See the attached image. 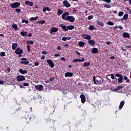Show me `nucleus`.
I'll list each match as a JSON object with an SVG mask.
<instances>
[{
	"mask_svg": "<svg viewBox=\"0 0 131 131\" xmlns=\"http://www.w3.org/2000/svg\"><path fill=\"white\" fill-rule=\"evenodd\" d=\"M16 79L18 82H19V81H24V80H25V76L19 75L18 76H16Z\"/></svg>",
	"mask_w": 131,
	"mask_h": 131,
	"instance_id": "obj_3",
	"label": "nucleus"
},
{
	"mask_svg": "<svg viewBox=\"0 0 131 131\" xmlns=\"http://www.w3.org/2000/svg\"><path fill=\"white\" fill-rule=\"evenodd\" d=\"M122 35H123V37H124V38H130V35H129V34H128V33L124 32L122 34Z\"/></svg>",
	"mask_w": 131,
	"mask_h": 131,
	"instance_id": "obj_14",
	"label": "nucleus"
},
{
	"mask_svg": "<svg viewBox=\"0 0 131 131\" xmlns=\"http://www.w3.org/2000/svg\"><path fill=\"white\" fill-rule=\"evenodd\" d=\"M123 89V86L122 85H120L119 86L117 87V89H115V91H119L120 90H122Z\"/></svg>",
	"mask_w": 131,
	"mask_h": 131,
	"instance_id": "obj_31",
	"label": "nucleus"
},
{
	"mask_svg": "<svg viewBox=\"0 0 131 131\" xmlns=\"http://www.w3.org/2000/svg\"><path fill=\"white\" fill-rule=\"evenodd\" d=\"M25 5H27L28 6H30V7H32L33 6V3L30 1H26L25 2Z\"/></svg>",
	"mask_w": 131,
	"mask_h": 131,
	"instance_id": "obj_16",
	"label": "nucleus"
},
{
	"mask_svg": "<svg viewBox=\"0 0 131 131\" xmlns=\"http://www.w3.org/2000/svg\"><path fill=\"white\" fill-rule=\"evenodd\" d=\"M102 2H104V3H111V0H101Z\"/></svg>",
	"mask_w": 131,
	"mask_h": 131,
	"instance_id": "obj_44",
	"label": "nucleus"
},
{
	"mask_svg": "<svg viewBox=\"0 0 131 131\" xmlns=\"http://www.w3.org/2000/svg\"><path fill=\"white\" fill-rule=\"evenodd\" d=\"M93 81L95 84H101L102 83V80L99 79L96 80V77L95 76L93 77Z\"/></svg>",
	"mask_w": 131,
	"mask_h": 131,
	"instance_id": "obj_5",
	"label": "nucleus"
},
{
	"mask_svg": "<svg viewBox=\"0 0 131 131\" xmlns=\"http://www.w3.org/2000/svg\"><path fill=\"white\" fill-rule=\"evenodd\" d=\"M119 83H122V80H123V77L122 76H121L120 78L118 79Z\"/></svg>",
	"mask_w": 131,
	"mask_h": 131,
	"instance_id": "obj_27",
	"label": "nucleus"
},
{
	"mask_svg": "<svg viewBox=\"0 0 131 131\" xmlns=\"http://www.w3.org/2000/svg\"><path fill=\"white\" fill-rule=\"evenodd\" d=\"M18 72L21 74H25L27 73V71H26V70H23V69H19Z\"/></svg>",
	"mask_w": 131,
	"mask_h": 131,
	"instance_id": "obj_19",
	"label": "nucleus"
},
{
	"mask_svg": "<svg viewBox=\"0 0 131 131\" xmlns=\"http://www.w3.org/2000/svg\"><path fill=\"white\" fill-rule=\"evenodd\" d=\"M91 65V62H84L83 64V67H89Z\"/></svg>",
	"mask_w": 131,
	"mask_h": 131,
	"instance_id": "obj_26",
	"label": "nucleus"
},
{
	"mask_svg": "<svg viewBox=\"0 0 131 131\" xmlns=\"http://www.w3.org/2000/svg\"><path fill=\"white\" fill-rule=\"evenodd\" d=\"M59 27H61V28L63 29L64 31H68V29L66 28V26H64L61 24V25H59Z\"/></svg>",
	"mask_w": 131,
	"mask_h": 131,
	"instance_id": "obj_20",
	"label": "nucleus"
},
{
	"mask_svg": "<svg viewBox=\"0 0 131 131\" xmlns=\"http://www.w3.org/2000/svg\"><path fill=\"white\" fill-rule=\"evenodd\" d=\"M23 85H24V86H29V83H24L23 84Z\"/></svg>",
	"mask_w": 131,
	"mask_h": 131,
	"instance_id": "obj_47",
	"label": "nucleus"
},
{
	"mask_svg": "<svg viewBox=\"0 0 131 131\" xmlns=\"http://www.w3.org/2000/svg\"><path fill=\"white\" fill-rule=\"evenodd\" d=\"M38 19V16H36L35 17H31L30 18V21H35V20H37Z\"/></svg>",
	"mask_w": 131,
	"mask_h": 131,
	"instance_id": "obj_30",
	"label": "nucleus"
},
{
	"mask_svg": "<svg viewBox=\"0 0 131 131\" xmlns=\"http://www.w3.org/2000/svg\"><path fill=\"white\" fill-rule=\"evenodd\" d=\"M28 37H31V36H32V34L31 33H30L27 35Z\"/></svg>",
	"mask_w": 131,
	"mask_h": 131,
	"instance_id": "obj_54",
	"label": "nucleus"
},
{
	"mask_svg": "<svg viewBox=\"0 0 131 131\" xmlns=\"http://www.w3.org/2000/svg\"><path fill=\"white\" fill-rule=\"evenodd\" d=\"M20 5L21 3L19 2H15L14 3H12L10 5V7L12 9H17V8H19V7H20Z\"/></svg>",
	"mask_w": 131,
	"mask_h": 131,
	"instance_id": "obj_2",
	"label": "nucleus"
},
{
	"mask_svg": "<svg viewBox=\"0 0 131 131\" xmlns=\"http://www.w3.org/2000/svg\"><path fill=\"white\" fill-rule=\"evenodd\" d=\"M116 76L117 77H120L121 76H122V75H120V74H116Z\"/></svg>",
	"mask_w": 131,
	"mask_h": 131,
	"instance_id": "obj_55",
	"label": "nucleus"
},
{
	"mask_svg": "<svg viewBox=\"0 0 131 131\" xmlns=\"http://www.w3.org/2000/svg\"><path fill=\"white\" fill-rule=\"evenodd\" d=\"M53 32H58V28L56 27H52L51 28V30L50 31V34H54Z\"/></svg>",
	"mask_w": 131,
	"mask_h": 131,
	"instance_id": "obj_11",
	"label": "nucleus"
},
{
	"mask_svg": "<svg viewBox=\"0 0 131 131\" xmlns=\"http://www.w3.org/2000/svg\"><path fill=\"white\" fill-rule=\"evenodd\" d=\"M15 12L16 13H19L21 12V9H19V8H16L15 9Z\"/></svg>",
	"mask_w": 131,
	"mask_h": 131,
	"instance_id": "obj_41",
	"label": "nucleus"
},
{
	"mask_svg": "<svg viewBox=\"0 0 131 131\" xmlns=\"http://www.w3.org/2000/svg\"><path fill=\"white\" fill-rule=\"evenodd\" d=\"M63 4L66 7V8H70V7H71V5L69 3H68V1H64L63 2Z\"/></svg>",
	"mask_w": 131,
	"mask_h": 131,
	"instance_id": "obj_12",
	"label": "nucleus"
},
{
	"mask_svg": "<svg viewBox=\"0 0 131 131\" xmlns=\"http://www.w3.org/2000/svg\"><path fill=\"white\" fill-rule=\"evenodd\" d=\"M93 18H94V16L93 15H90V16L88 17V19L89 20H92V19H93Z\"/></svg>",
	"mask_w": 131,
	"mask_h": 131,
	"instance_id": "obj_45",
	"label": "nucleus"
},
{
	"mask_svg": "<svg viewBox=\"0 0 131 131\" xmlns=\"http://www.w3.org/2000/svg\"><path fill=\"white\" fill-rule=\"evenodd\" d=\"M46 9V11H48V12H50L51 11V9H50L49 7H45Z\"/></svg>",
	"mask_w": 131,
	"mask_h": 131,
	"instance_id": "obj_56",
	"label": "nucleus"
},
{
	"mask_svg": "<svg viewBox=\"0 0 131 131\" xmlns=\"http://www.w3.org/2000/svg\"><path fill=\"white\" fill-rule=\"evenodd\" d=\"M103 8H106V9H110L111 6L108 5L107 4H103Z\"/></svg>",
	"mask_w": 131,
	"mask_h": 131,
	"instance_id": "obj_29",
	"label": "nucleus"
},
{
	"mask_svg": "<svg viewBox=\"0 0 131 131\" xmlns=\"http://www.w3.org/2000/svg\"><path fill=\"white\" fill-rule=\"evenodd\" d=\"M80 98H81V103L84 104V103H85V96H84V94H81Z\"/></svg>",
	"mask_w": 131,
	"mask_h": 131,
	"instance_id": "obj_10",
	"label": "nucleus"
},
{
	"mask_svg": "<svg viewBox=\"0 0 131 131\" xmlns=\"http://www.w3.org/2000/svg\"><path fill=\"white\" fill-rule=\"evenodd\" d=\"M124 105V101H121L120 105H119V109H120V110H121V109H122Z\"/></svg>",
	"mask_w": 131,
	"mask_h": 131,
	"instance_id": "obj_18",
	"label": "nucleus"
},
{
	"mask_svg": "<svg viewBox=\"0 0 131 131\" xmlns=\"http://www.w3.org/2000/svg\"><path fill=\"white\" fill-rule=\"evenodd\" d=\"M54 80V77L50 78V81H53Z\"/></svg>",
	"mask_w": 131,
	"mask_h": 131,
	"instance_id": "obj_63",
	"label": "nucleus"
},
{
	"mask_svg": "<svg viewBox=\"0 0 131 131\" xmlns=\"http://www.w3.org/2000/svg\"><path fill=\"white\" fill-rule=\"evenodd\" d=\"M62 40H63V41H67V37H63L62 38Z\"/></svg>",
	"mask_w": 131,
	"mask_h": 131,
	"instance_id": "obj_48",
	"label": "nucleus"
},
{
	"mask_svg": "<svg viewBox=\"0 0 131 131\" xmlns=\"http://www.w3.org/2000/svg\"><path fill=\"white\" fill-rule=\"evenodd\" d=\"M34 65L35 66H38V65H39V63L38 62V61H36L34 63Z\"/></svg>",
	"mask_w": 131,
	"mask_h": 131,
	"instance_id": "obj_51",
	"label": "nucleus"
},
{
	"mask_svg": "<svg viewBox=\"0 0 131 131\" xmlns=\"http://www.w3.org/2000/svg\"><path fill=\"white\" fill-rule=\"evenodd\" d=\"M21 22L22 23H25L26 24H28V20L23 19Z\"/></svg>",
	"mask_w": 131,
	"mask_h": 131,
	"instance_id": "obj_43",
	"label": "nucleus"
},
{
	"mask_svg": "<svg viewBox=\"0 0 131 131\" xmlns=\"http://www.w3.org/2000/svg\"><path fill=\"white\" fill-rule=\"evenodd\" d=\"M42 55H48V52L44 51L42 52Z\"/></svg>",
	"mask_w": 131,
	"mask_h": 131,
	"instance_id": "obj_50",
	"label": "nucleus"
},
{
	"mask_svg": "<svg viewBox=\"0 0 131 131\" xmlns=\"http://www.w3.org/2000/svg\"><path fill=\"white\" fill-rule=\"evenodd\" d=\"M27 43H28V45H33L34 42H33V41H32V40H28L27 41Z\"/></svg>",
	"mask_w": 131,
	"mask_h": 131,
	"instance_id": "obj_37",
	"label": "nucleus"
},
{
	"mask_svg": "<svg viewBox=\"0 0 131 131\" xmlns=\"http://www.w3.org/2000/svg\"><path fill=\"white\" fill-rule=\"evenodd\" d=\"M62 14H63V10L61 9H58L57 10L58 16H60V15H62Z\"/></svg>",
	"mask_w": 131,
	"mask_h": 131,
	"instance_id": "obj_25",
	"label": "nucleus"
},
{
	"mask_svg": "<svg viewBox=\"0 0 131 131\" xmlns=\"http://www.w3.org/2000/svg\"><path fill=\"white\" fill-rule=\"evenodd\" d=\"M124 80H125L126 81V82H128L129 81V79L127 78V77H126V76H125L124 77Z\"/></svg>",
	"mask_w": 131,
	"mask_h": 131,
	"instance_id": "obj_42",
	"label": "nucleus"
},
{
	"mask_svg": "<svg viewBox=\"0 0 131 131\" xmlns=\"http://www.w3.org/2000/svg\"><path fill=\"white\" fill-rule=\"evenodd\" d=\"M47 63H48L49 65H50L51 68H54L55 67V64H54V62L53 60L51 59H48L47 60Z\"/></svg>",
	"mask_w": 131,
	"mask_h": 131,
	"instance_id": "obj_7",
	"label": "nucleus"
},
{
	"mask_svg": "<svg viewBox=\"0 0 131 131\" xmlns=\"http://www.w3.org/2000/svg\"><path fill=\"white\" fill-rule=\"evenodd\" d=\"M20 34L22 35V36H26V35H27V32L25 31H22L20 32Z\"/></svg>",
	"mask_w": 131,
	"mask_h": 131,
	"instance_id": "obj_34",
	"label": "nucleus"
},
{
	"mask_svg": "<svg viewBox=\"0 0 131 131\" xmlns=\"http://www.w3.org/2000/svg\"><path fill=\"white\" fill-rule=\"evenodd\" d=\"M123 14H124L123 12L120 11L119 12L118 16H119L120 17H122V16H123Z\"/></svg>",
	"mask_w": 131,
	"mask_h": 131,
	"instance_id": "obj_39",
	"label": "nucleus"
},
{
	"mask_svg": "<svg viewBox=\"0 0 131 131\" xmlns=\"http://www.w3.org/2000/svg\"><path fill=\"white\" fill-rule=\"evenodd\" d=\"M12 27L14 28V30H18L19 28H18V26L16 24H13L12 25Z\"/></svg>",
	"mask_w": 131,
	"mask_h": 131,
	"instance_id": "obj_28",
	"label": "nucleus"
},
{
	"mask_svg": "<svg viewBox=\"0 0 131 131\" xmlns=\"http://www.w3.org/2000/svg\"><path fill=\"white\" fill-rule=\"evenodd\" d=\"M82 37L84 39H88V40H90V39H92V36L90 35H85L83 34L82 35Z\"/></svg>",
	"mask_w": 131,
	"mask_h": 131,
	"instance_id": "obj_9",
	"label": "nucleus"
},
{
	"mask_svg": "<svg viewBox=\"0 0 131 131\" xmlns=\"http://www.w3.org/2000/svg\"><path fill=\"white\" fill-rule=\"evenodd\" d=\"M107 25H109L110 26H113L114 25V23L112 21H108L107 23Z\"/></svg>",
	"mask_w": 131,
	"mask_h": 131,
	"instance_id": "obj_36",
	"label": "nucleus"
},
{
	"mask_svg": "<svg viewBox=\"0 0 131 131\" xmlns=\"http://www.w3.org/2000/svg\"><path fill=\"white\" fill-rule=\"evenodd\" d=\"M118 28H119L120 29H123V28L121 26H119Z\"/></svg>",
	"mask_w": 131,
	"mask_h": 131,
	"instance_id": "obj_61",
	"label": "nucleus"
},
{
	"mask_svg": "<svg viewBox=\"0 0 131 131\" xmlns=\"http://www.w3.org/2000/svg\"><path fill=\"white\" fill-rule=\"evenodd\" d=\"M42 11L43 12V13H46V11H47V9L46 8V7H44L42 9Z\"/></svg>",
	"mask_w": 131,
	"mask_h": 131,
	"instance_id": "obj_58",
	"label": "nucleus"
},
{
	"mask_svg": "<svg viewBox=\"0 0 131 131\" xmlns=\"http://www.w3.org/2000/svg\"><path fill=\"white\" fill-rule=\"evenodd\" d=\"M84 58H82V59H78V62H79V63H81L82 62H84Z\"/></svg>",
	"mask_w": 131,
	"mask_h": 131,
	"instance_id": "obj_40",
	"label": "nucleus"
},
{
	"mask_svg": "<svg viewBox=\"0 0 131 131\" xmlns=\"http://www.w3.org/2000/svg\"><path fill=\"white\" fill-rule=\"evenodd\" d=\"M111 78H112V79H114L115 78V77H114V74H112L111 76Z\"/></svg>",
	"mask_w": 131,
	"mask_h": 131,
	"instance_id": "obj_53",
	"label": "nucleus"
},
{
	"mask_svg": "<svg viewBox=\"0 0 131 131\" xmlns=\"http://www.w3.org/2000/svg\"><path fill=\"white\" fill-rule=\"evenodd\" d=\"M88 43H89V45H91V46H95V40H88Z\"/></svg>",
	"mask_w": 131,
	"mask_h": 131,
	"instance_id": "obj_21",
	"label": "nucleus"
},
{
	"mask_svg": "<svg viewBox=\"0 0 131 131\" xmlns=\"http://www.w3.org/2000/svg\"><path fill=\"white\" fill-rule=\"evenodd\" d=\"M0 56L1 57H6V53L5 52H1L0 53Z\"/></svg>",
	"mask_w": 131,
	"mask_h": 131,
	"instance_id": "obj_38",
	"label": "nucleus"
},
{
	"mask_svg": "<svg viewBox=\"0 0 131 131\" xmlns=\"http://www.w3.org/2000/svg\"><path fill=\"white\" fill-rule=\"evenodd\" d=\"M89 30H95L96 29V27H94V26H90L89 27Z\"/></svg>",
	"mask_w": 131,
	"mask_h": 131,
	"instance_id": "obj_33",
	"label": "nucleus"
},
{
	"mask_svg": "<svg viewBox=\"0 0 131 131\" xmlns=\"http://www.w3.org/2000/svg\"><path fill=\"white\" fill-rule=\"evenodd\" d=\"M128 19V14H125L123 17V18L121 19V20H127Z\"/></svg>",
	"mask_w": 131,
	"mask_h": 131,
	"instance_id": "obj_23",
	"label": "nucleus"
},
{
	"mask_svg": "<svg viewBox=\"0 0 131 131\" xmlns=\"http://www.w3.org/2000/svg\"><path fill=\"white\" fill-rule=\"evenodd\" d=\"M60 60H62V61H65V58L64 57H61Z\"/></svg>",
	"mask_w": 131,
	"mask_h": 131,
	"instance_id": "obj_64",
	"label": "nucleus"
},
{
	"mask_svg": "<svg viewBox=\"0 0 131 131\" xmlns=\"http://www.w3.org/2000/svg\"><path fill=\"white\" fill-rule=\"evenodd\" d=\"M21 64H25V65H28L29 64V61H27V58H22L20 59Z\"/></svg>",
	"mask_w": 131,
	"mask_h": 131,
	"instance_id": "obj_4",
	"label": "nucleus"
},
{
	"mask_svg": "<svg viewBox=\"0 0 131 131\" xmlns=\"http://www.w3.org/2000/svg\"><path fill=\"white\" fill-rule=\"evenodd\" d=\"M54 57H60V54L58 53L54 55Z\"/></svg>",
	"mask_w": 131,
	"mask_h": 131,
	"instance_id": "obj_57",
	"label": "nucleus"
},
{
	"mask_svg": "<svg viewBox=\"0 0 131 131\" xmlns=\"http://www.w3.org/2000/svg\"><path fill=\"white\" fill-rule=\"evenodd\" d=\"M126 49H131V46H127L125 47Z\"/></svg>",
	"mask_w": 131,
	"mask_h": 131,
	"instance_id": "obj_60",
	"label": "nucleus"
},
{
	"mask_svg": "<svg viewBox=\"0 0 131 131\" xmlns=\"http://www.w3.org/2000/svg\"><path fill=\"white\" fill-rule=\"evenodd\" d=\"M15 53L16 55H20V54H23V50L20 48H17L15 51Z\"/></svg>",
	"mask_w": 131,
	"mask_h": 131,
	"instance_id": "obj_6",
	"label": "nucleus"
},
{
	"mask_svg": "<svg viewBox=\"0 0 131 131\" xmlns=\"http://www.w3.org/2000/svg\"><path fill=\"white\" fill-rule=\"evenodd\" d=\"M27 49L28 50V52H30V46L27 45Z\"/></svg>",
	"mask_w": 131,
	"mask_h": 131,
	"instance_id": "obj_49",
	"label": "nucleus"
},
{
	"mask_svg": "<svg viewBox=\"0 0 131 131\" xmlns=\"http://www.w3.org/2000/svg\"><path fill=\"white\" fill-rule=\"evenodd\" d=\"M91 52H92V54H98V53H99V50H98V48H93L92 49Z\"/></svg>",
	"mask_w": 131,
	"mask_h": 131,
	"instance_id": "obj_15",
	"label": "nucleus"
},
{
	"mask_svg": "<svg viewBox=\"0 0 131 131\" xmlns=\"http://www.w3.org/2000/svg\"><path fill=\"white\" fill-rule=\"evenodd\" d=\"M4 83H5V82L4 81L0 80V84H2V85H4Z\"/></svg>",
	"mask_w": 131,
	"mask_h": 131,
	"instance_id": "obj_52",
	"label": "nucleus"
},
{
	"mask_svg": "<svg viewBox=\"0 0 131 131\" xmlns=\"http://www.w3.org/2000/svg\"><path fill=\"white\" fill-rule=\"evenodd\" d=\"M117 28H118V26H116L115 27H114V30H115L116 29H117Z\"/></svg>",
	"mask_w": 131,
	"mask_h": 131,
	"instance_id": "obj_62",
	"label": "nucleus"
},
{
	"mask_svg": "<svg viewBox=\"0 0 131 131\" xmlns=\"http://www.w3.org/2000/svg\"><path fill=\"white\" fill-rule=\"evenodd\" d=\"M45 58H46V56L45 55H42L41 59V60H45Z\"/></svg>",
	"mask_w": 131,
	"mask_h": 131,
	"instance_id": "obj_59",
	"label": "nucleus"
},
{
	"mask_svg": "<svg viewBox=\"0 0 131 131\" xmlns=\"http://www.w3.org/2000/svg\"><path fill=\"white\" fill-rule=\"evenodd\" d=\"M67 28H68V30H73V29H74V26H67Z\"/></svg>",
	"mask_w": 131,
	"mask_h": 131,
	"instance_id": "obj_24",
	"label": "nucleus"
},
{
	"mask_svg": "<svg viewBox=\"0 0 131 131\" xmlns=\"http://www.w3.org/2000/svg\"><path fill=\"white\" fill-rule=\"evenodd\" d=\"M85 45V43L83 41H79L78 42V45L79 47H81V48L84 47V45Z\"/></svg>",
	"mask_w": 131,
	"mask_h": 131,
	"instance_id": "obj_22",
	"label": "nucleus"
},
{
	"mask_svg": "<svg viewBox=\"0 0 131 131\" xmlns=\"http://www.w3.org/2000/svg\"><path fill=\"white\" fill-rule=\"evenodd\" d=\"M45 23H46V20H45L38 21L37 22V24H45Z\"/></svg>",
	"mask_w": 131,
	"mask_h": 131,
	"instance_id": "obj_32",
	"label": "nucleus"
},
{
	"mask_svg": "<svg viewBox=\"0 0 131 131\" xmlns=\"http://www.w3.org/2000/svg\"><path fill=\"white\" fill-rule=\"evenodd\" d=\"M97 24H98V25H100V26H103L104 25V23H103V22L99 20L97 21Z\"/></svg>",
	"mask_w": 131,
	"mask_h": 131,
	"instance_id": "obj_35",
	"label": "nucleus"
},
{
	"mask_svg": "<svg viewBox=\"0 0 131 131\" xmlns=\"http://www.w3.org/2000/svg\"><path fill=\"white\" fill-rule=\"evenodd\" d=\"M65 77H72L73 76V73L71 72H67L64 74Z\"/></svg>",
	"mask_w": 131,
	"mask_h": 131,
	"instance_id": "obj_13",
	"label": "nucleus"
},
{
	"mask_svg": "<svg viewBox=\"0 0 131 131\" xmlns=\"http://www.w3.org/2000/svg\"><path fill=\"white\" fill-rule=\"evenodd\" d=\"M76 62H78V58H76V59H74L72 61L73 63H76Z\"/></svg>",
	"mask_w": 131,
	"mask_h": 131,
	"instance_id": "obj_46",
	"label": "nucleus"
},
{
	"mask_svg": "<svg viewBox=\"0 0 131 131\" xmlns=\"http://www.w3.org/2000/svg\"><path fill=\"white\" fill-rule=\"evenodd\" d=\"M66 16H67L66 17ZM61 17L62 20H66V21H69L71 23H73L75 21V18L73 16H69V12H66L63 13Z\"/></svg>",
	"mask_w": 131,
	"mask_h": 131,
	"instance_id": "obj_1",
	"label": "nucleus"
},
{
	"mask_svg": "<svg viewBox=\"0 0 131 131\" xmlns=\"http://www.w3.org/2000/svg\"><path fill=\"white\" fill-rule=\"evenodd\" d=\"M35 88L36 90H37V91H39V92H41V91L43 90V86L41 84L39 85H35Z\"/></svg>",
	"mask_w": 131,
	"mask_h": 131,
	"instance_id": "obj_8",
	"label": "nucleus"
},
{
	"mask_svg": "<svg viewBox=\"0 0 131 131\" xmlns=\"http://www.w3.org/2000/svg\"><path fill=\"white\" fill-rule=\"evenodd\" d=\"M17 46H18V44L17 43H13L12 45V49L13 50V51L16 50V49H17Z\"/></svg>",
	"mask_w": 131,
	"mask_h": 131,
	"instance_id": "obj_17",
	"label": "nucleus"
}]
</instances>
